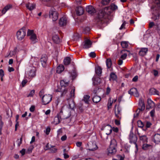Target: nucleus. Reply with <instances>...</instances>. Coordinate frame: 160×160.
<instances>
[{"label": "nucleus", "instance_id": "1", "mask_svg": "<svg viewBox=\"0 0 160 160\" xmlns=\"http://www.w3.org/2000/svg\"><path fill=\"white\" fill-rule=\"evenodd\" d=\"M118 9V7L115 4H112L109 7H106L100 12L98 17L95 19V21L97 24L100 26L105 22V14L109 15L111 12L112 11L114 10Z\"/></svg>", "mask_w": 160, "mask_h": 160}, {"label": "nucleus", "instance_id": "2", "mask_svg": "<svg viewBox=\"0 0 160 160\" xmlns=\"http://www.w3.org/2000/svg\"><path fill=\"white\" fill-rule=\"evenodd\" d=\"M69 83V81L64 80H61L60 82V87H58V86L57 88L55 89V91L61 92L62 96L66 94L68 92V90L70 89L69 87H68Z\"/></svg>", "mask_w": 160, "mask_h": 160}, {"label": "nucleus", "instance_id": "3", "mask_svg": "<svg viewBox=\"0 0 160 160\" xmlns=\"http://www.w3.org/2000/svg\"><path fill=\"white\" fill-rule=\"evenodd\" d=\"M155 3L158 7V10H153L152 12L153 16L152 18L154 20H158L159 18V13L160 11V0H156Z\"/></svg>", "mask_w": 160, "mask_h": 160}, {"label": "nucleus", "instance_id": "4", "mask_svg": "<svg viewBox=\"0 0 160 160\" xmlns=\"http://www.w3.org/2000/svg\"><path fill=\"white\" fill-rule=\"evenodd\" d=\"M49 16L53 21H55L58 19V14L54 8H52L50 9Z\"/></svg>", "mask_w": 160, "mask_h": 160}, {"label": "nucleus", "instance_id": "5", "mask_svg": "<svg viewBox=\"0 0 160 160\" xmlns=\"http://www.w3.org/2000/svg\"><path fill=\"white\" fill-rule=\"evenodd\" d=\"M27 35L29 37L30 40L33 43L38 41V39L36 34L34 32L33 30H28Z\"/></svg>", "mask_w": 160, "mask_h": 160}, {"label": "nucleus", "instance_id": "6", "mask_svg": "<svg viewBox=\"0 0 160 160\" xmlns=\"http://www.w3.org/2000/svg\"><path fill=\"white\" fill-rule=\"evenodd\" d=\"M52 98V96L50 94H46L42 97V103L44 105H46L49 103L51 101Z\"/></svg>", "mask_w": 160, "mask_h": 160}, {"label": "nucleus", "instance_id": "7", "mask_svg": "<svg viewBox=\"0 0 160 160\" xmlns=\"http://www.w3.org/2000/svg\"><path fill=\"white\" fill-rule=\"evenodd\" d=\"M128 51L126 50H123L121 51V52L122 54L121 55L120 58L118 60V64L121 65L123 63V60L125 59L127 56V52Z\"/></svg>", "mask_w": 160, "mask_h": 160}, {"label": "nucleus", "instance_id": "8", "mask_svg": "<svg viewBox=\"0 0 160 160\" xmlns=\"http://www.w3.org/2000/svg\"><path fill=\"white\" fill-rule=\"evenodd\" d=\"M26 35V32L23 29H20L17 32V37L18 39L19 40H22Z\"/></svg>", "mask_w": 160, "mask_h": 160}, {"label": "nucleus", "instance_id": "9", "mask_svg": "<svg viewBox=\"0 0 160 160\" xmlns=\"http://www.w3.org/2000/svg\"><path fill=\"white\" fill-rule=\"evenodd\" d=\"M75 107V104L73 101L72 100H70L68 101V108L67 110L68 113V116L66 117V118L68 117L70 115L69 109H73Z\"/></svg>", "mask_w": 160, "mask_h": 160}, {"label": "nucleus", "instance_id": "10", "mask_svg": "<svg viewBox=\"0 0 160 160\" xmlns=\"http://www.w3.org/2000/svg\"><path fill=\"white\" fill-rule=\"evenodd\" d=\"M102 130H104L106 134L108 135L111 133L112 130V128L110 125H107L105 127H103L102 128Z\"/></svg>", "mask_w": 160, "mask_h": 160}, {"label": "nucleus", "instance_id": "11", "mask_svg": "<svg viewBox=\"0 0 160 160\" xmlns=\"http://www.w3.org/2000/svg\"><path fill=\"white\" fill-rule=\"evenodd\" d=\"M114 110L116 116L118 119H120L121 118L120 112L121 110V108L119 106H117V105H116L115 107Z\"/></svg>", "mask_w": 160, "mask_h": 160}, {"label": "nucleus", "instance_id": "12", "mask_svg": "<svg viewBox=\"0 0 160 160\" xmlns=\"http://www.w3.org/2000/svg\"><path fill=\"white\" fill-rule=\"evenodd\" d=\"M87 11L90 14H93L96 12V10L92 6H89L86 7Z\"/></svg>", "mask_w": 160, "mask_h": 160}, {"label": "nucleus", "instance_id": "13", "mask_svg": "<svg viewBox=\"0 0 160 160\" xmlns=\"http://www.w3.org/2000/svg\"><path fill=\"white\" fill-rule=\"evenodd\" d=\"M67 22V19L65 17L61 18L59 20V24L61 26H63L66 25Z\"/></svg>", "mask_w": 160, "mask_h": 160}, {"label": "nucleus", "instance_id": "14", "mask_svg": "<svg viewBox=\"0 0 160 160\" xmlns=\"http://www.w3.org/2000/svg\"><path fill=\"white\" fill-rule=\"evenodd\" d=\"M47 58V56L45 55H42L41 58L40 62L43 67H45L46 66Z\"/></svg>", "mask_w": 160, "mask_h": 160}, {"label": "nucleus", "instance_id": "15", "mask_svg": "<svg viewBox=\"0 0 160 160\" xmlns=\"http://www.w3.org/2000/svg\"><path fill=\"white\" fill-rule=\"evenodd\" d=\"M148 104L147 105V109H149L154 107V103L150 99L148 98L147 101Z\"/></svg>", "mask_w": 160, "mask_h": 160}, {"label": "nucleus", "instance_id": "16", "mask_svg": "<svg viewBox=\"0 0 160 160\" xmlns=\"http://www.w3.org/2000/svg\"><path fill=\"white\" fill-rule=\"evenodd\" d=\"M128 93L132 95H133L136 97H138L139 96V94L137 92V89L135 88H131L129 91Z\"/></svg>", "mask_w": 160, "mask_h": 160}, {"label": "nucleus", "instance_id": "17", "mask_svg": "<svg viewBox=\"0 0 160 160\" xmlns=\"http://www.w3.org/2000/svg\"><path fill=\"white\" fill-rule=\"evenodd\" d=\"M148 51V48H141L140 49L139 54L140 56H144L146 54Z\"/></svg>", "mask_w": 160, "mask_h": 160}, {"label": "nucleus", "instance_id": "18", "mask_svg": "<svg viewBox=\"0 0 160 160\" xmlns=\"http://www.w3.org/2000/svg\"><path fill=\"white\" fill-rule=\"evenodd\" d=\"M26 7L30 11H32L35 8L36 5L33 3L28 2L26 4Z\"/></svg>", "mask_w": 160, "mask_h": 160}, {"label": "nucleus", "instance_id": "19", "mask_svg": "<svg viewBox=\"0 0 160 160\" xmlns=\"http://www.w3.org/2000/svg\"><path fill=\"white\" fill-rule=\"evenodd\" d=\"M92 42L89 39H87L84 42L83 48L85 49L91 47Z\"/></svg>", "mask_w": 160, "mask_h": 160}, {"label": "nucleus", "instance_id": "20", "mask_svg": "<svg viewBox=\"0 0 160 160\" xmlns=\"http://www.w3.org/2000/svg\"><path fill=\"white\" fill-rule=\"evenodd\" d=\"M84 11V9L82 7H79L77 8L76 9V13L78 15H82Z\"/></svg>", "mask_w": 160, "mask_h": 160}, {"label": "nucleus", "instance_id": "21", "mask_svg": "<svg viewBox=\"0 0 160 160\" xmlns=\"http://www.w3.org/2000/svg\"><path fill=\"white\" fill-rule=\"evenodd\" d=\"M129 139L130 143H136L137 138L136 136H133L132 134H130L129 137Z\"/></svg>", "mask_w": 160, "mask_h": 160}, {"label": "nucleus", "instance_id": "22", "mask_svg": "<svg viewBox=\"0 0 160 160\" xmlns=\"http://www.w3.org/2000/svg\"><path fill=\"white\" fill-rule=\"evenodd\" d=\"M89 147V149L91 151H94L96 150L98 148L97 146L94 142H92V144L90 143Z\"/></svg>", "mask_w": 160, "mask_h": 160}, {"label": "nucleus", "instance_id": "23", "mask_svg": "<svg viewBox=\"0 0 160 160\" xmlns=\"http://www.w3.org/2000/svg\"><path fill=\"white\" fill-rule=\"evenodd\" d=\"M18 51L17 48H15L14 49L10 51L9 54L7 56V57L10 58L13 56L15 55L18 52Z\"/></svg>", "mask_w": 160, "mask_h": 160}, {"label": "nucleus", "instance_id": "24", "mask_svg": "<svg viewBox=\"0 0 160 160\" xmlns=\"http://www.w3.org/2000/svg\"><path fill=\"white\" fill-rule=\"evenodd\" d=\"M116 147L110 146L108 149V151L109 153L111 154H115L116 152Z\"/></svg>", "mask_w": 160, "mask_h": 160}, {"label": "nucleus", "instance_id": "25", "mask_svg": "<svg viewBox=\"0 0 160 160\" xmlns=\"http://www.w3.org/2000/svg\"><path fill=\"white\" fill-rule=\"evenodd\" d=\"M64 68L63 65H59L57 68L56 72L57 73H60L64 70Z\"/></svg>", "mask_w": 160, "mask_h": 160}, {"label": "nucleus", "instance_id": "26", "mask_svg": "<svg viewBox=\"0 0 160 160\" xmlns=\"http://www.w3.org/2000/svg\"><path fill=\"white\" fill-rule=\"evenodd\" d=\"M139 105L140 107H141L140 109L141 110H143L145 108V105L144 102L143 100L140 98L139 99Z\"/></svg>", "mask_w": 160, "mask_h": 160}, {"label": "nucleus", "instance_id": "27", "mask_svg": "<svg viewBox=\"0 0 160 160\" xmlns=\"http://www.w3.org/2000/svg\"><path fill=\"white\" fill-rule=\"evenodd\" d=\"M149 94L151 95H159V92L153 88H151L149 90Z\"/></svg>", "mask_w": 160, "mask_h": 160}, {"label": "nucleus", "instance_id": "28", "mask_svg": "<svg viewBox=\"0 0 160 160\" xmlns=\"http://www.w3.org/2000/svg\"><path fill=\"white\" fill-rule=\"evenodd\" d=\"M95 72L96 74L99 76H101L102 73V69L99 66L96 67L95 68Z\"/></svg>", "mask_w": 160, "mask_h": 160}, {"label": "nucleus", "instance_id": "29", "mask_svg": "<svg viewBox=\"0 0 160 160\" xmlns=\"http://www.w3.org/2000/svg\"><path fill=\"white\" fill-rule=\"evenodd\" d=\"M117 98L115 99L114 100L113 99H112L111 98H110L108 101V109L110 108L112 105V103H113V101H114V102H115L117 101Z\"/></svg>", "mask_w": 160, "mask_h": 160}, {"label": "nucleus", "instance_id": "30", "mask_svg": "<svg viewBox=\"0 0 160 160\" xmlns=\"http://www.w3.org/2000/svg\"><path fill=\"white\" fill-rule=\"evenodd\" d=\"M12 8L11 5H8L6 6L2 10V14H4L6 12Z\"/></svg>", "mask_w": 160, "mask_h": 160}, {"label": "nucleus", "instance_id": "31", "mask_svg": "<svg viewBox=\"0 0 160 160\" xmlns=\"http://www.w3.org/2000/svg\"><path fill=\"white\" fill-rule=\"evenodd\" d=\"M154 140L156 143L160 142V135L158 134H155L154 136Z\"/></svg>", "mask_w": 160, "mask_h": 160}, {"label": "nucleus", "instance_id": "32", "mask_svg": "<svg viewBox=\"0 0 160 160\" xmlns=\"http://www.w3.org/2000/svg\"><path fill=\"white\" fill-rule=\"evenodd\" d=\"M52 39L53 41L56 43H58L60 42V40L58 36L56 34L52 36Z\"/></svg>", "mask_w": 160, "mask_h": 160}, {"label": "nucleus", "instance_id": "33", "mask_svg": "<svg viewBox=\"0 0 160 160\" xmlns=\"http://www.w3.org/2000/svg\"><path fill=\"white\" fill-rule=\"evenodd\" d=\"M101 99V98L100 97L97 95L93 96L92 98L93 102L96 103L99 102L100 101Z\"/></svg>", "mask_w": 160, "mask_h": 160}, {"label": "nucleus", "instance_id": "34", "mask_svg": "<svg viewBox=\"0 0 160 160\" xmlns=\"http://www.w3.org/2000/svg\"><path fill=\"white\" fill-rule=\"evenodd\" d=\"M70 89H71L70 92V97L71 98H74V96H75V89L74 87L72 88H70V89H68V91L69 90H70Z\"/></svg>", "mask_w": 160, "mask_h": 160}, {"label": "nucleus", "instance_id": "35", "mask_svg": "<svg viewBox=\"0 0 160 160\" xmlns=\"http://www.w3.org/2000/svg\"><path fill=\"white\" fill-rule=\"evenodd\" d=\"M71 59L69 57H67L65 58L63 61L65 65H67L69 64L71 62Z\"/></svg>", "mask_w": 160, "mask_h": 160}, {"label": "nucleus", "instance_id": "36", "mask_svg": "<svg viewBox=\"0 0 160 160\" xmlns=\"http://www.w3.org/2000/svg\"><path fill=\"white\" fill-rule=\"evenodd\" d=\"M93 81L94 84H98L100 82V78L98 77H94Z\"/></svg>", "mask_w": 160, "mask_h": 160}, {"label": "nucleus", "instance_id": "37", "mask_svg": "<svg viewBox=\"0 0 160 160\" xmlns=\"http://www.w3.org/2000/svg\"><path fill=\"white\" fill-rule=\"evenodd\" d=\"M90 98V97L88 95H85L83 97L82 100H83L85 103H88Z\"/></svg>", "mask_w": 160, "mask_h": 160}, {"label": "nucleus", "instance_id": "38", "mask_svg": "<svg viewBox=\"0 0 160 160\" xmlns=\"http://www.w3.org/2000/svg\"><path fill=\"white\" fill-rule=\"evenodd\" d=\"M60 122V119L58 116L55 117L54 119V120L52 121V123L55 125L58 124Z\"/></svg>", "mask_w": 160, "mask_h": 160}, {"label": "nucleus", "instance_id": "39", "mask_svg": "<svg viewBox=\"0 0 160 160\" xmlns=\"http://www.w3.org/2000/svg\"><path fill=\"white\" fill-rule=\"evenodd\" d=\"M139 138L140 140L142 141L143 142H147V138L145 135H139Z\"/></svg>", "mask_w": 160, "mask_h": 160}, {"label": "nucleus", "instance_id": "40", "mask_svg": "<svg viewBox=\"0 0 160 160\" xmlns=\"http://www.w3.org/2000/svg\"><path fill=\"white\" fill-rule=\"evenodd\" d=\"M28 75L30 77H34L36 75L35 70H31L28 73Z\"/></svg>", "mask_w": 160, "mask_h": 160}, {"label": "nucleus", "instance_id": "41", "mask_svg": "<svg viewBox=\"0 0 160 160\" xmlns=\"http://www.w3.org/2000/svg\"><path fill=\"white\" fill-rule=\"evenodd\" d=\"M117 145L116 140L114 139H113L111 140L110 145V146L116 147Z\"/></svg>", "mask_w": 160, "mask_h": 160}, {"label": "nucleus", "instance_id": "42", "mask_svg": "<svg viewBox=\"0 0 160 160\" xmlns=\"http://www.w3.org/2000/svg\"><path fill=\"white\" fill-rule=\"evenodd\" d=\"M121 45L123 48H126L128 46V42L126 41H122L121 42Z\"/></svg>", "mask_w": 160, "mask_h": 160}, {"label": "nucleus", "instance_id": "43", "mask_svg": "<svg viewBox=\"0 0 160 160\" xmlns=\"http://www.w3.org/2000/svg\"><path fill=\"white\" fill-rule=\"evenodd\" d=\"M106 65L107 67L108 68H110L112 65L111 60L110 59H107L106 61Z\"/></svg>", "mask_w": 160, "mask_h": 160}, {"label": "nucleus", "instance_id": "44", "mask_svg": "<svg viewBox=\"0 0 160 160\" xmlns=\"http://www.w3.org/2000/svg\"><path fill=\"white\" fill-rule=\"evenodd\" d=\"M116 75L114 73H111L110 75V80H114L116 78Z\"/></svg>", "mask_w": 160, "mask_h": 160}, {"label": "nucleus", "instance_id": "45", "mask_svg": "<svg viewBox=\"0 0 160 160\" xmlns=\"http://www.w3.org/2000/svg\"><path fill=\"white\" fill-rule=\"evenodd\" d=\"M151 73L153 74L155 77L158 76V72L155 69H153L151 71Z\"/></svg>", "mask_w": 160, "mask_h": 160}, {"label": "nucleus", "instance_id": "46", "mask_svg": "<svg viewBox=\"0 0 160 160\" xmlns=\"http://www.w3.org/2000/svg\"><path fill=\"white\" fill-rule=\"evenodd\" d=\"M52 146L49 144L48 143H47V145L45 146V147H44V149L45 150H51V147Z\"/></svg>", "mask_w": 160, "mask_h": 160}, {"label": "nucleus", "instance_id": "47", "mask_svg": "<svg viewBox=\"0 0 160 160\" xmlns=\"http://www.w3.org/2000/svg\"><path fill=\"white\" fill-rule=\"evenodd\" d=\"M35 91L34 90H32L30 93L27 95L28 97H32L34 95Z\"/></svg>", "mask_w": 160, "mask_h": 160}, {"label": "nucleus", "instance_id": "48", "mask_svg": "<svg viewBox=\"0 0 160 160\" xmlns=\"http://www.w3.org/2000/svg\"><path fill=\"white\" fill-rule=\"evenodd\" d=\"M151 146L147 144H143L142 146V148L143 149L146 150L148 149L149 147Z\"/></svg>", "mask_w": 160, "mask_h": 160}, {"label": "nucleus", "instance_id": "49", "mask_svg": "<svg viewBox=\"0 0 160 160\" xmlns=\"http://www.w3.org/2000/svg\"><path fill=\"white\" fill-rule=\"evenodd\" d=\"M67 106H68L67 105H64V106H63L62 107L60 112L61 113V112H62V113L64 112V113H65L66 112V111H67L66 110V108L67 107Z\"/></svg>", "mask_w": 160, "mask_h": 160}, {"label": "nucleus", "instance_id": "50", "mask_svg": "<svg viewBox=\"0 0 160 160\" xmlns=\"http://www.w3.org/2000/svg\"><path fill=\"white\" fill-rule=\"evenodd\" d=\"M111 0H102V3L104 5L108 4L109 3Z\"/></svg>", "mask_w": 160, "mask_h": 160}, {"label": "nucleus", "instance_id": "51", "mask_svg": "<svg viewBox=\"0 0 160 160\" xmlns=\"http://www.w3.org/2000/svg\"><path fill=\"white\" fill-rule=\"evenodd\" d=\"M50 130L51 129L50 128L48 127L46 128V130L44 131V132H45L47 135H48L49 134Z\"/></svg>", "mask_w": 160, "mask_h": 160}, {"label": "nucleus", "instance_id": "52", "mask_svg": "<svg viewBox=\"0 0 160 160\" xmlns=\"http://www.w3.org/2000/svg\"><path fill=\"white\" fill-rule=\"evenodd\" d=\"M57 149L53 146H51V150H50L52 152H55L57 151Z\"/></svg>", "mask_w": 160, "mask_h": 160}, {"label": "nucleus", "instance_id": "53", "mask_svg": "<svg viewBox=\"0 0 160 160\" xmlns=\"http://www.w3.org/2000/svg\"><path fill=\"white\" fill-rule=\"evenodd\" d=\"M126 24V22L125 21H124L121 25V27L119 29L120 30H122L123 29L125 28V26Z\"/></svg>", "mask_w": 160, "mask_h": 160}, {"label": "nucleus", "instance_id": "54", "mask_svg": "<svg viewBox=\"0 0 160 160\" xmlns=\"http://www.w3.org/2000/svg\"><path fill=\"white\" fill-rule=\"evenodd\" d=\"M138 126L139 127L142 128L143 126V123L140 120L138 121Z\"/></svg>", "mask_w": 160, "mask_h": 160}, {"label": "nucleus", "instance_id": "55", "mask_svg": "<svg viewBox=\"0 0 160 160\" xmlns=\"http://www.w3.org/2000/svg\"><path fill=\"white\" fill-rule=\"evenodd\" d=\"M28 80L27 79L23 80L22 82V86L23 87L25 86Z\"/></svg>", "mask_w": 160, "mask_h": 160}, {"label": "nucleus", "instance_id": "56", "mask_svg": "<svg viewBox=\"0 0 160 160\" xmlns=\"http://www.w3.org/2000/svg\"><path fill=\"white\" fill-rule=\"evenodd\" d=\"M89 56L92 58H95L96 57V54L94 52H92L90 53Z\"/></svg>", "mask_w": 160, "mask_h": 160}, {"label": "nucleus", "instance_id": "57", "mask_svg": "<svg viewBox=\"0 0 160 160\" xmlns=\"http://www.w3.org/2000/svg\"><path fill=\"white\" fill-rule=\"evenodd\" d=\"M4 75V73L3 70L2 69H0V77H3Z\"/></svg>", "mask_w": 160, "mask_h": 160}, {"label": "nucleus", "instance_id": "58", "mask_svg": "<svg viewBox=\"0 0 160 160\" xmlns=\"http://www.w3.org/2000/svg\"><path fill=\"white\" fill-rule=\"evenodd\" d=\"M155 113V110L154 109H153L150 112V116L152 117H153L154 116V114Z\"/></svg>", "mask_w": 160, "mask_h": 160}, {"label": "nucleus", "instance_id": "59", "mask_svg": "<svg viewBox=\"0 0 160 160\" xmlns=\"http://www.w3.org/2000/svg\"><path fill=\"white\" fill-rule=\"evenodd\" d=\"M67 138V136L66 135H65L62 136L61 138V140L62 141H63L65 140Z\"/></svg>", "mask_w": 160, "mask_h": 160}, {"label": "nucleus", "instance_id": "60", "mask_svg": "<svg viewBox=\"0 0 160 160\" xmlns=\"http://www.w3.org/2000/svg\"><path fill=\"white\" fill-rule=\"evenodd\" d=\"M118 158L120 160H124V156H122L120 155H118L117 156Z\"/></svg>", "mask_w": 160, "mask_h": 160}, {"label": "nucleus", "instance_id": "61", "mask_svg": "<svg viewBox=\"0 0 160 160\" xmlns=\"http://www.w3.org/2000/svg\"><path fill=\"white\" fill-rule=\"evenodd\" d=\"M33 147L32 146H31L29 147L28 149V153H30L32 152V150L33 149Z\"/></svg>", "mask_w": 160, "mask_h": 160}, {"label": "nucleus", "instance_id": "62", "mask_svg": "<svg viewBox=\"0 0 160 160\" xmlns=\"http://www.w3.org/2000/svg\"><path fill=\"white\" fill-rule=\"evenodd\" d=\"M30 111L31 112H33L35 110V107L34 106H32L29 109Z\"/></svg>", "mask_w": 160, "mask_h": 160}, {"label": "nucleus", "instance_id": "63", "mask_svg": "<svg viewBox=\"0 0 160 160\" xmlns=\"http://www.w3.org/2000/svg\"><path fill=\"white\" fill-rule=\"evenodd\" d=\"M138 76H136L133 78L132 81L133 82H136L138 80Z\"/></svg>", "mask_w": 160, "mask_h": 160}, {"label": "nucleus", "instance_id": "64", "mask_svg": "<svg viewBox=\"0 0 160 160\" xmlns=\"http://www.w3.org/2000/svg\"><path fill=\"white\" fill-rule=\"evenodd\" d=\"M25 151H26L25 149H23L20 151V152L22 154V155H23L25 154Z\"/></svg>", "mask_w": 160, "mask_h": 160}]
</instances>
